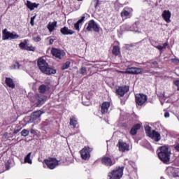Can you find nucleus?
I'll return each instance as SVG.
<instances>
[{"mask_svg": "<svg viewBox=\"0 0 179 179\" xmlns=\"http://www.w3.org/2000/svg\"><path fill=\"white\" fill-rule=\"evenodd\" d=\"M38 66L40 71L45 75H55L57 73V70L49 67L48 63L41 57L38 59Z\"/></svg>", "mask_w": 179, "mask_h": 179, "instance_id": "f257e3e1", "label": "nucleus"}, {"mask_svg": "<svg viewBox=\"0 0 179 179\" xmlns=\"http://www.w3.org/2000/svg\"><path fill=\"white\" fill-rule=\"evenodd\" d=\"M38 5H40V4L39 3H31V1H30L29 0L27 1V7L30 10H34V9L38 8Z\"/></svg>", "mask_w": 179, "mask_h": 179, "instance_id": "b1692460", "label": "nucleus"}, {"mask_svg": "<svg viewBox=\"0 0 179 179\" xmlns=\"http://www.w3.org/2000/svg\"><path fill=\"white\" fill-rule=\"evenodd\" d=\"M135 97L136 102L138 106H143L145 102L148 100V96L143 94H137Z\"/></svg>", "mask_w": 179, "mask_h": 179, "instance_id": "1a4fd4ad", "label": "nucleus"}, {"mask_svg": "<svg viewBox=\"0 0 179 179\" xmlns=\"http://www.w3.org/2000/svg\"><path fill=\"white\" fill-rule=\"evenodd\" d=\"M2 38L3 40H17L20 37L16 32H10L8 31L7 29H4L2 31Z\"/></svg>", "mask_w": 179, "mask_h": 179, "instance_id": "20e7f679", "label": "nucleus"}, {"mask_svg": "<svg viewBox=\"0 0 179 179\" xmlns=\"http://www.w3.org/2000/svg\"><path fill=\"white\" fill-rule=\"evenodd\" d=\"M47 40H49V44H53L54 41H55V39H52V38H47Z\"/></svg>", "mask_w": 179, "mask_h": 179, "instance_id": "a19ab883", "label": "nucleus"}, {"mask_svg": "<svg viewBox=\"0 0 179 179\" xmlns=\"http://www.w3.org/2000/svg\"><path fill=\"white\" fill-rule=\"evenodd\" d=\"M16 66H17V68L19 69V63H17Z\"/></svg>", "mask_w": 179, "mask_h": 179, "instance_id": "3c124183", "label": "nucleus"}, {"mask_svg": "<svg viewBox=\"0 0 179 179\" xmlns=\"http://www.w3.org/2000/svg\"><path fill=\"white\" fill-rule=\"evenodd\" d=\"M110 108V102L105 101L101 105V114H107Z\"/></svg>", "mask_w": 179, "mask_h": 179, "instance_id": "412c9836", "label": "nucleus"}, {"mask_svg": "<svg viewBox=\"0 0 179 179\" xmlns=\"http://www.w3.org/2000/svg\"><path fill=\"white\" fill-rule=\"evenodd\" d=\"M26 50L27 51H36V47L34 46H28V45H27V47H26Z\"/></svg>", "mask_w": 179, "mask_h": 179, "instance_id": "f704fd0d", "label": "nucleus"}, {"mask_svg": "<svg viewBox=\"0 0 179 179\" xmlns=\"http://www.w3.org/2000/svg\"><path fill=\"white\" fill-rule=\"evenodd\" d=\"M99 0H94L92 1V5H94L95 8H97V7L99 6Z\"/></svg>", "mask_w": 179, "mask_h": 179, "instance_id": "e433bc0d", "label": "nucleus"}, {"mask_svg": "<svg viewBox=\"0 0 179 179\" xmlns=\"http://www.w3.org/2000/svg\"><path fill=\"white\" fill-rule=\"evenodd\" d=\"M92 149L90 148H85L80 151V156L83 160H89L90 159V152Z\"/></svg>", "mask_w": 179, "mask_h": 179, "instance_id": "9d476101", "label": "nucleus"}, {"mask_svg": "<svg viewBox=\"0 0 179 179\" xmlns=\"http://www.w3.org/2000/svg\"><path fill=\"white\" fill-rule=\"evenodd\" d=\"M70 65H71V62H66L64 64H63L62 69H63V71L65 69H68Z\"/></svg>", "mask_w": 179, "mask_h": 179, "instance_id": "72a5a7b5", "label": "nucleus"}, {"mask_svg": "<svg viewBox=\"0 0 179 179\" xmlns=\"http://www.w3.org/2000/svg\"><path fill=\"white\" fill-rule=\"evenodd\" d=\"M143 72V69L138 67H127L126 69V73H130L131 75H139V73H142Z\"/></svg>", "mask_w": 179, "mask_h": 179, "instance_id": "f8f14e48", "label": "nucleus"}, {"mask_svg": "<svg viewBox=\"0 0 179 179\" xmlns=\"http://www.w3.org/2000/svg\"><path fill=\"white\" fill-rule=\"evenodd\" d=\"M55 27H57V21H54L53 22H49L48 26L49 31H54V30H55Z\"/></svg>", "mask_w": 179, "mask_h": 179, "instance_id": "bb28decb", "label": "nucleus"}, {"mask_svg": "<svg viewBox=\"0 0 179 179\" xmlns=\"http://www.w3.org/2000/svg\"><path fill=\"white\" fill-rule=\"evenodd\" d=\"M38 90L41 93L44 94L48 90V85H42L39 87Z\"/></svg>", "mask_w": 179, "mask_h": 179, "instance_id": "c85d7f7f", "label": "nucleus"}, {"mask_svg": "<svg viewBox=\"0 0 179 179\" xmlns=\"http://www.w3.org/2000/svg\"><path fill=\"white\" fill-rule=\"evenodd\" d=\"M121 16L123 19H129L132 16V8H124L121 13Z\"/></svg>", "mask_w": 179, "mask_h": 179, "instance_id": "4468645a", "label": "nucleus"}, {"mask_svg": "<svg viewBox=\"0 0 179 179\" xmlns=\"http://www.w3.org/2000/svg\"><path fill=\"white\" fill-rule=\"evenodd\" d=\"M85 30H87V31H95V33H100V27L94 20H91L88 22Z\"/></svg>", "mask_w": 179, "mask_h": 179, "instance_id": "423d86ee", "label": "nucleus"}, {"mask_svg": "<svg viewBox=\"0 0 179 179\" xmlns=\"http://www.w3.org/2000/svg\"><path fill=\"white\" fill-rule=\"evenodd\" d=\"M34 41H35V43H38L40 41H41V37L40 36H35L33 38Z\"/></svg>", "mask_w": 179, "mask_h": 179, "instance_id": "c9c22d12", "label": "nucleus"}, {"mask_svg": "<svg viewBox=\"0 0 179 179\" xmlns=\"http://www.w3.org/2000/svg\"><path fill=\"white\" fill-rule=\"evenodd\" d=\"M102 164H104L105 166H111L114 163L113 162V160L108 157H104L101 159Z\"/></svg>", "mask_w": 179, "mask_h": 179, "instance_id": "4be33fe9", "label": "nucleus"}, {"mask_svg": "<svg viewBox=\"0 0 179 179\" xmlns=\"http://www.w3.org/2000/svg\"><path fill=\"white\" fill-rule=\"evenodd\" d=\"M162 16L165 22H166V23L171 22V20H170V17H171V13L170 12V10H164Z\"/></svg>", "mask_w": 179, "mask_h": 179, "instance_id": "aec40b11", "label": "nucleus"}, {"mask_svg": "<svg viewBox=\"0 0 179 179\" xmlns=\"http://www.w3.org/2000/svg\"><path fill=\"white\" fill-rule=\"evenodd\" d=\"M171 62H173V64H175L176 65H178L179 64V59H171Z\"/></svg>", "mask_w": 179, "mask_h": 179, "instance_id": "4c0bfd02", "label": "nucleus"}, {"mask_svg": "<svg viewBox=\"0 0 179 179\" xmlns=\"http://www.w3.org/2000/svg\"><path fill=\"white\" fill-rule=\"evenodd\" d=\"M138 129H141V125L139 124H135L131 129V135H136L138 133Z\"/></svg>", "mask_w": 179, "mask_h": 179, "instance_id": "a878e982", "label": "nucleus"}, {"mask_svg": "<svg viewBox=\"0 0 179 179\" xmlns=\"http://www.w3.org/2000/svg\"><path fill=\"white\" fill-rule=\"evenodd\" d=\"M6 84L10 89H15V83H13V80L10 78H6Z\"/></svg>", "mask_w": 179, "mask_h": 179, "instance_id": "393cba45", "label": "nucleus"}, {"mask_svg": "<svg viewBox=\"0 0 179 179\" xmlns=\"http://www.w3.org/2000/svg\"><path fill=\"white\" fill-rule=\"evenodd\" d=\"M43 114H44V112L41 111V110H37L34 112L30 117V122H34V121H36V120H38V118H40L41 117V115H43Z\"/></svg>", "mask_w": 179, "mask_h": 179, "instance_id": "2eb2a0df", "label": "nucleus"}, {"mask_svg": "<svg viewBox=\"0 0 179 179\" xmlns=\"http://www.w3.org/2000/svg\"><path fill=\"white\" fill-rule=\"evenodd\" d=\"M60 31L62 34H64V36L72 35L75 33V31H73L72 29H68L66 27L62 28Z\"/></svg>", "mask_w": 179, "mask_h": 179, "instance_id": "5701e85b", "label": "nucleus"}, {"mask_svg": "<svg viewBox=\"0 0 179 179\" xmlns=\"http://www.w3.org/2000/svg\"><path fill=\"white\" fill-rule=\"evenodd\" d=\"M52 55L53 57H55L56 58H58L59 59H62L63 57L65 55V52L63 50H59L55 48H52L51 50Z\"/></svg>", "mask_w": 179, "mask_h": 179, "instance_id": "9b49d317", "label": "nucleus"}, {"mask_svg": "<svg viewBox=\"0 0 179 179\" xmlns=\"http://www.w3.org/2000/svg\"><path fill=\"white\" fill-rule=\"evenodd\" d=\"M78 1H83V0H78Z\"/></svg>", "mask_w": 179, "mask_h": 179, "instance_id": "864d4df0", "label": "nucleus"}, {"mask_svg": "<svg viewBox=\"0 0 179 179\" xmlns=\"http://www.w3.org/2000/svg\"><path fill=\"white\" fill-rule=\"evenodd\" d=\"M86 17L82 16L80 20H78L77 22L74 24V29L75 30H77V31H80V27H82V25L83 24V22H85V19Z\"/></svg>", "mask_w": 179, "mask_h": 179, "instance_id": "6ab92c4d", "label": "nucleus"}, {"mask_svg": "<svg viewBox=\"0 0 179 179\" xmlns=\"http://www.w3.org/2000/svg\"><path fill=\"white\" fill-rule=\"evenodd\" d=\"M124 174V167H118L113 170L111 173H108L109 179H121Z\"/></svg>", "mask_w": 179, "mask_h": 179, "instance_id": "39448f33", "label": "nucleus"}, {"mask_svg": "<svg viewBox=\"0 0 179 179\" xmlns=\"http://www.w3.org/2000/svg\"><path fill=\"white\" fill-rule=\"evenodd\" d=\"M160 152L158 153V157L164 163H167L170 162V155H171V151L170 148L167 146H163L159 148Z\"/></svg>", "mask_w": 179, "mask_h": 179, "instance_id": "f03ea898", "label": "nucleus"}, {"mask_svg": "<svg viewBox=\"0 0 179 179\" xmlns=\"http://www.w3.org/2000/svg\"><path fill=\"white\" fill-rule=\"evenodd\" d=\"M29 134H30V131H29V130L24 129L22 131H21V135L22 136H28Z\"/></svg>", "mask_w": 179, "mask_h": 179, "instance_id": "2f4dec72", "label": "nucleus"}, {"mask_svg": "<svg viewBox=\"0 0 179 179\" xmlns=\"http://www.w3.org/2000/svg\"><path fill=\"white\" fill-rule=\"evenodd\" d=\"M45 163L48 169L50 170H54L58 166L59 161L55 158H49L48 159H45Z\"/></svg>", "mask_w": 179, "mask_h": 179, "instance_id": "6e6552de", "label": "nucleus"}, {"mask_svg": "<svg viewBox=\"0 0 179 179\" xmlns=\"http://www.w3.org/2000/svg\"><path fill=\"white\" fill-rule=\"evenodd\" d=\"M129 92V86H122L119 87L118 89L116 90V93L118 94V96H120V97H124L126 93H128Z\"/></svg>", "mask_w": 179, "mask_h": 179, "instance_id": "ddd939ff", "label": "nucleus"}, {"mask_svg": "<svg viewBox=\"0 0 179 179\" xmlns=\"http://www.w3.org/2000/svg\"><path fill=\"white\" fill-rule=\"evenodd\" d=\"M145 132L148 136L151 138V139H153L155 142H159L160 139H162L160 134L155 130L152 131V128L150 126L145 127Z\"/></svg>", "mask_w": 179, "mask_h": 179, "instance_id": "7ed1b4c3", "label": "nucleus"}, {"mask_svg": "<svg viewBox=\"0 0 179 179\" xmlns=\"http://www.w3.org/2000/svg\"><path fill=\"white\" fill-rule=\"evenodd\" d=\"M121 52V50L120 49V47L118 46H113V50H112V54L117 57V55H120Z\"/></svg>", "mask_w": 179, "mask_h": 179, "instance_id": "cd10ccee", "label": "nucleus"}, {"mask_svg": "<svg viewBox=\"0 0 179 179\" xmlns=\"http://www.w3.org/2000/svg\"><path fill=\"white\" fill-rule=\"evenodd\" d=\"M155 48H157V50H159L160 51L163 50V46L162 45H158V46H156Z\"/></svg>", "mask_w": 179, "mask_h": 179, "instance_id": "a18cd8bd", "label": "nucleus"}, {"mask_svg": "<svg viewBox=\"0 0 179 179\" xmlns=\"http://www.w3.org/2000/svg\"><path fill=\"white\" fill-rule=\"evenodd\" d=\"M164 117L165 118H169V117H170V113H169V112H166L164 114Z\"/></svg>", "mask_w": 179, "mask_h": 179, "instance_id": "49530a36", "label": "nucleus"}, {"mask_svg": "<svg viewBox=\"0 0 179 179\" xmlns=\"http://www.w3.org/2000/svg\"><path fill=\"white\" fill-rule=\"evenodd\" d=\"M19 45L22 50H26V47H27V41H24V42L20 43Z\"/></svg>", "mask_w": 179, "mask_h": 179, "instance_id": "473e14b6", "label": "nucleus"}, {"mask_svg": "<svg viewBox=\"0 0 179 179\" xmlns=\"http://www.w3.org/2000/svg\"><path fill=\"white\" fill-rule=\"evenodd\" d=\"M120 152H128L129 150V145L121 141L118 142Z\"/></svg>", "mask_w": 179, "mask_h": 179, "instance_id": "a211bd4d", "label": "nucleus"}, {"mask_svg": "<svg viewBox=\"0 0 179 179\" xmlns=\"http://www.w3.org/2000/svg\"><path fill=\"white\" fill-rule=\"evenodd\" d=\"M167 45H169V44H167V43H164L163 46H162V49L164 50V48H166V47H167Z\"/></svg>", "mask_w": 179, "mask_h": 179, "instance_id": "09e8293b", "label": "nucleus"}, {"mask_svg": "<svg viewBox=\"0 0 179 179\" xmlns=\"http://www.w3.org/2000/svg\"><path fill=\"white\" fill-rule=\"evenodd\" d=\"M46 100H47V96L40 94H36L35 95L34 103L36 107H41V105L45 103Z\"/></svg>", "mask_w": 179, "mask_h": 179, "instance_id": "0eeeda50", "label": "nucleus"}, {"mask_svg": "<svg viewBox=\"0 0 179 179\" xmlns=\"http://www.w3.org/2000/svg\"><path fill=\"white\" fill-rule=\"evenodd\" d=\"M127 30H130V31H132V29H127Z\"/></svg>", "mask_w": 179, "mask_h": 179, "instance_id": "603ef678", "label": "nucleus"}, {"mask_svg": "<svg viewBox=\"0 0 179 179\" xmlns=\"http://www.w3.org/2000/svg\"><path fill=\"white\" fill-rule=\"evenodd\" d=\"M174 85H176V86H177V90H178L179 91V80H175L174 81Z\"/></svg>", "mask_w": 179, "mask_h": 179, "instance_id": "79ce46f5", "label": "nucleus"}, {"mask_svg": "<svg viewBox=\"0 0 179 179\" xmlns=\"http://www.w3.org/2000/svg\"><path fill=\"white\" fill-rule=\"evenodd\" d=\"M175 149L179 152V143L175 147Z\"/></svg>", "mask_w": 179, "mask_h": 179, "instance_id": "8fccbe9b", "label": "nucleus"}, {"mask_svg": "<svg viewBox=\"0 0 179 179\" xmlns=\"http://www.w3.org/2000/svg\"><path fill=\"white\" fill-rule=\"evenodd\" d=\"M30 157H31V152L28 153V155L24 157V163L31 164L33 162L31 161Z\"/></svg>", "mask_w": 179, "mask_h": 179, "instance_id": "c756f323", "label": "nucleus"}, {"mask_svg": "<svg viewBox=\"0 0 179 179\" xmlns=\"http://www.w3.org/2000/svg\"><path fill=\"white\" fill-rule=\"evenodd\" d=\"M151 64L154 66H157V64H158V63L156 61L152 62Z\"/></svg>", "mask_w": 179, "mask_h": 179, "instance_id": "c03bdc74", "label": "nucleus"}, {"mask_svg": "<svg viewBox=\"0 0 179 179\" xmlns=\"http://www.w3.org/2000/svg\"><path fill=\"white\" fill-rule=\"evenodd\" d=\"M166 171L169 176H173V177H179L178 170L173 167H168Z\"/></svg>", "mask_w": 179, "mask_h": 179, "instance_id": "f3484780", "label": "nucleus"}, {"mask_svg": "<svg viewBox=\"0 0 179 179\" xmlns=\"http://www.w3.org/2000/svg\"><path fill=\"white\" fill-rule=\"evenodd\" d=\"M30 133L32 134L33 135H36L37 134V132L36 131V130L31 129L30 130Z\"/></svg>", "mask_w": 179, "mask_h": 179, "instance_id": "37998d69", "label": "nucleus"}, {"mask_svg": "<svg viewBox=\"0 0 179 179\" xmlns=\"http://www.w3.org/2000/svg\"><path fill=\"white\" fill-rule=\"evenodd\" d=\"M34 19H36V15L31 17V22H30V23H31V26H34Z\"/></svg>", "mask_w": 179, "mask_h": 179, "instance_id": "ea45409f", "label": "nucleus"}, {"mask_svg": "<svg viewBox=\"0 0 179 179\" xmlns=\"http://www.w3.org/2000/svg\"><path fill=\"white\" fill-rule=\"evenodd\" d=\"M77 124H78V120H76V117H72L70 119V125H72L73 128H76Z\"/></svg>", "mask_w": 179, "mask_h": 179, "instance_id": "7c9ffc66", "label": "nucleus"}, {"mask_svg": "<svg viewBox=\"0 0 179 179\" xmlns=\"http://www.w3.org/2000/svg\"><path fill=\"white\" fill-rule=\"evenodd\" d=\"M85 101H87V100H85Z\"/></svg>", "mask_w": 179, "mask_h": 179, "instance_id": "5fc2aeb1", "label": "nucleus"}, {"mask_svg": "<svg viewBox=\"0 0 179 179\" xmlns=\"http://www.w3.org/2000/svg\"><path fill=\"white\" fill-rule=\"evenodd\" d=\"M92 99V94L88 92L82 97V103L84 106H90V99Z\"/></svg>", "mask_w": 179, "mask_h": 179, "instance_id": "dca6fc26", "label": "nucleus"}, {"mask_svg": "<svg viewBox=\"0 0 179 179\" xmlns=\"http://www.w3.org/2000/svg\"><path fill=\"white\" fill-rule=\"evenodd\" d=\"M87 71V69H86V67H82L80 69V72L82 75H85V73H86Z\"/></svg>", "mask_w": 179, "mask_h": 179, "instance_id": "58836bf2", "label": "nucleus"}, {"mask_svg": "<svg viewBox=\"0 0 179 179\" xmlns=\"http://www.w3.org/2000/svg\"><path fill=\"white\" fill-rule=\"evenodd\" d=\"M18 132H20V129H17L14 130L13 134H18Z\"/></svg>", "mask_w": 179, "mask_h": 179, "instance_id": "de8ad7c7", "label": "nucleus"}]
</instances>
